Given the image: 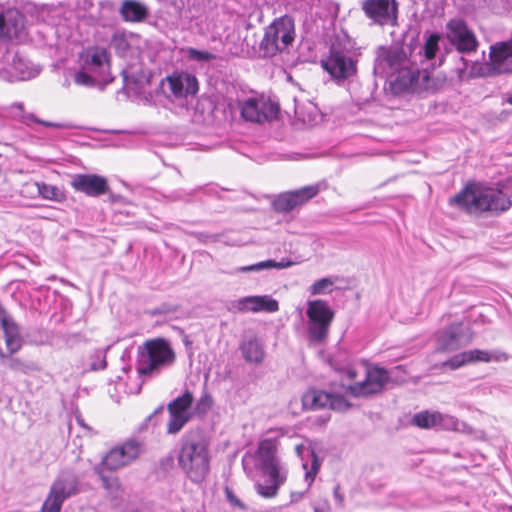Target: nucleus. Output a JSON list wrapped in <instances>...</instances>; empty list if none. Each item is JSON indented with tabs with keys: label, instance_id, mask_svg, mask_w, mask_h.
I'll use <instances>...</instances> for the list:
<instances>
[{
	"label": "nucleus",
	"instance_id": "1",
	"mask_svg": "<svg viewBox=\"0 0 512 512\" xmlns=\"http://www.w3.org/2000/svg\"><path fill=\"white\" fill-rule=\"evenodd\" d=\"M279 442L274 438H266L258 443L253 452H246L242 458L245 473L253 477L259 472L262 480L256 482L255 490L266 499L275 498L280 488L287 482L289 468L278 455Z\"/></svg>",
	"mask_w": 512,
	"mask_h": 512
},
{
	"label": "nucleus",
	"instance_id": "2",
	"mask_svg": "<svg viewBox=\"0 0 512 512\" xmlns=\"http://www.w3.org/2000/svg\"><path fill=\"white\" fill-rule=\"evenodd\" d=\"M511 198L512 177L500 183L498 187L479 183L468 184L450 199V204L470 214H498L511 207Z\"/></svg>",
	"mask_w": 512,
	"mask_h": 512
},
{
	"label": "nucleus",
	"instance_id": "3",
	"mask_svg": "<svg viewBox=\"0 0 512 512\" xmlns=\"http://www.w3.org/2000/svg\"><path fill=\"white\" fill-rule=\"evenodd\" d=\"M346 380L343 383L345 391L354 397H367L381 392L388 383L389 372L378 366H366L357 363L347 364L337 368Z\"/></svg>",
	"mask_w": 512,
	"mask_h": 512
},
{
	"label": "nucleus",
	"instance_id": "4",
	"mask_svg": "<svg viewBox=\"0 0 512 512\" xmlns=\"http://www.w3.org/2000/svg\"><path fill=\"white\" fill-rule=\"evenodd\" d=\"M375 73L391 78L401 88H408L419 78V66L415 60L407 56L403 49H378L374 66Z\"/></svg>",
	"mask_w": 512,
	"mask_h": 512
},
{
	"label": "nucleus",
	"instance_id": "5",
	"mask_svg": "<svg viewBox=\"0 0 512 512\" xmlns=\"http://www.w3.org/2000/svg\"><path fill=\"white\" fill-rule=\"evenodd\" d=\"M178 465L194 483H201L209 473L210 453L207 441L199 433L185 434L180 443Z\"/></svg>",
	"mask_w": 512,
	"mask_h": 512
},
{
	"label": "nucleus",
	"instance_id": "6",
	"mask_svg": "<svg viewBox=\"0 0 512 512\" xmlns=\"http://www.w3.org/2000/svg\"><path fill=\"white\" fill-rule=\"evenodd\" d=\"M175 360V351L168 340L149 339L138 347L137 372L143 376H157L171 367Z\"/></svg>",
	"mask_w": 512,
	"mask_h": 512
},
{
	"label": "nucleus",
	"instance_id": "7",
	"mask_svg": "<svg viewBox=\"0 0 512 512\" xmlns=\"http://www.w3.org/2000/svg\"><path fill=\"white\" fill-rule=\"evenodd\" d=\"M40 68L22 56L17 49L6 42L0 43V79L5 81H24L34 78Z\"/></svg>",
	"mask_w": 512,
	"mask_h": 512
},
{
	"label": "nucleus",
	"instance_id": "8",
	"mask_svg": "<svg viewBox=\"0 0 512 512\" xmlns=\"http://www.w3.org/2000/svg\"><path fill=\"white\" fill-rule=\"evenodd\" d=\"M80 491L81 482L77 472L71 468L62 469L52 482L40 512H60L63 503Z\"/></svg>",
	"mask_w": 512,
	"mask_h": 512
},
{
	"label": "nucleus",
	"instance_id": "9",
	"mask_svg": "<svg viewBox=\"0 0 512 512\" xmlns=\"http://www.w3.org/2000/svg\"><path fill=\"white\" fill-rule=\"evenodd\" d=\"M294 20L285 15L276 18L266 27L260 48L265 56H274L286 50L295 40Z\"/></svg>",
	"mask_w": 512,
	"mask_h": 512
},
{
	"label": "nucleus",
	"instance_id": "10",
	"mask_svg": "<svg viewBox=\"0 0 512 512\" xmlns=\"http://www.w3.org/2000/svg\"><path fill=\"white\" fill-rule=\"evenodd\" d=\"M307 334L315 343L324 342L330 331L335 312L329 303L323 299L306 302Z\"/></svg>",
	"mask_w": 512,
	"mask_h": 512
},
{
	"label": "nucleus",
	"instance_id": "11",
	"mask_svg": "<svg viewBox=\"0 0 512 512\" xmlns=\"http://www.w3.org/2000/svg\"><path fill=\"white\" fill-rule=\"evenodd\" d=\"M473 338L470 329L462 323H452L435 334L436 351L453 352L468 345Z\"/></svg>",
	"mask_w": 512,
	"mask_h": 512
},
{
	"label": "nucleus",
	"instance_id": "12",
	"mask_svg": "<svg viewBox=\"0 0 512 512\" xmlns=\"http://www.w3.org/2000/svg\"><path fill=\"white\" fill-rule=\"evenodd\" d=\"M244 120L263 123L277 117L279 107L264 96H252L239 103Z\"/></svg>",
	"mask_w": 512,
	"mask_h": 512
},
{
	"label": "nucleus",
	"instance_id": "13",
	"mask_svg": "<svg viewBox=\"0 0 512 512\" xmlns=\"http://www.w3.org/2000/svg\"><path fill=\"white\" fill-rule=\"evenodd\" d=\"M322 67L336 80H345L355 75L357 67L348 52L331 47L329 55L322 60Z\"/></svg>",
	"mask_w": 512,
	"mask_h": 512
},
{
	"label": "nucleus",
	"instance_id": "14",
	"mask_svg": "<svg viewBox=\"0 0 512 512\" xmlns=\"http://www.w3.org/2000/svg\"><path fill=\"white\" fill-rule=\"evenodd\" d=\"M142 449L141 444L135 440H129L123 445L111 449L102 459L99 466L107 470H118L138 458Z\"/></svg>",
	"mask_w": 512,
	"mask_h": 512
},
{
	"label": "nucleus",
	"instance_id": "15",
	"mask_svg": "<svg viewBox=\"0 0 512 512\" xmlns=\"http://www.w3.org/2000/svg\"><path fill=\"white\" fill-rule=\"evenodd\" d=\"M304 408L310 410L330 408L335 411H346L350 404L343 395L323 390H310L302 397Z\"/></svg>",
	"mask_w": 512,
	"mask_h": 512
},
{
	"label": "nucleus",
	"instance_id": "16",
	"mask_svg": "<svg viewBox=\"0 0 512 512\" xmlns=\"http://www.w3.org/2000/svg\"><path fill=\"white\" fill-rule=\"evenodd\" d=\"M447 38L461 53H470L477 49L475 34L462 19H451L447 23Z\"/></svg>",
	"mask_w": 512,
	"mask_h": 512
},
{
	"label": "nucleus",
	"instance_id": "17",
	"mask_svg": "<svg viewBox=\"0 0 512 512\" xmlns=\"http://www.w3.org/2000/svg\"><path fill=\"white\" fill-rule=\"evenodd\" d=\"M319 191L320 185L314 184L302 187L300 189L281 193L273 201V207L278 212H290L302 206L310 199L314 198L319 193Z\"/></svg>",
	"mask_w": 512,
	"mask_h": 512
},
{
	"label": "nucleus",
	"instance_id": "18",
	"mask_svg": "<svg viewBox=\"0 0 512 512\" xmlns=\"http://www.w3.org/2000/svg\"><path fill=\"white\" fill-rule=\"evenodd\" d=\"M294 452L302 462V468L305 470L304 480L310 488L320 470L321 460L307 440L298 439L294 443Z\"/></svg>",
	"mask_w": 512,
	"mask_h": 512
},
{
	"label": "nucleus",
	"instance_id": "19",
	"mask_svg": "<svg viewBox=\"0 0 512 512\" xmlns=\"http://www.w3.org/2000/svg\"><path fill=\"white\" fill-rule=\"evenodd\" d=\"M26 37L24 15L17 9L0 13V39L23 40Z\"/></svg>",
	"mask_w": 512,
	"mask_h": 512
},
{
	"label": "nucleus",
	"instance_id": "20",
	"mask_svg": "<svg viewBox=\"0 0 512 512\" xmlns=\"http://www.w3.org/2000/svg\"><path fill=\"white\" fill-rule=\"evenodd\" d=\"M362 9L367 17L380 25L394 23L397 18L395 0H365Z\"/></svg>",
	"mask_w": 512,
	"mask_h": 512
},
{
	"label": "nucleus",
	"instance_id": "21",
	"mask_svg": "<svg viewBox=\"0 0 512 512\" xmlns=\"http://www.w3.org/2000/svg\"><path fill=\"white\" fill-rule=\"evenodd\" d=\"M70 184L75 191L91 197L103 195L109 190L107 179L97 174H76Z\"/></svg>",
	"mask_w": 512,
	"mask_h": 512
},
{
	"label": "nucleus",
	"instance_id": "22",
	"mask_svg": "<svg viewBox=\"0 0 512 512\" xmlns=\"http://www.w3.org/2000/svg\"><path fill=\"white\" fill-rule=\"evenodd\" d=\"M83 69L90 70L105 80V74L109 69V55L105 48L90 47L80 57Z\"/></svg>",
	"mask_w": 512,
	"mask_h": 512
},
{
	"label": "nucleus",
	"instance_id": "23",
	"mask_svg": "<svg viewBox=\"0 0 512 512\" xmlns=\"http://www.w3.org/2000/svg\"><path fill=\"white\" fill-rule=\"evenodd\" d=\"M170 94L176 99L186 98L198 92L197 78L185 72L174 73L166 78Z\"/></svg>",
	"mask_w": 512,
	"mask_h": 512
},
{
	"label": "nucleus",
	"instance_id": "24",
	"mask_svg": "<svg viewBox=\"0 0 512 512\" xmlns=\"http://www.w3.org/2000/svg\"><path fill=\"white\" fill-rule=\"evenodd\" d=\"M235 308L240 312H269L279 310L277 300L269 295L246 296L236 301Z\"/></svg>",
	"mask_w": 512,
	"mask_h": 512
},
{
	"label": "nucleus",
	"instance_id": "25",
	"mask_svg": "<svg viewBox=\"0 0 512 512\" xmlns=\"http://www.w3.org/2000/svg\"><path fill=\"white\" fill-rule=\"evenodd\" d=\"M0 329L2 330L3 337L7 350L12 354L17 352L22 345L21 336L17 324L13 321L6 310L0 306Z\"/></svg>",
	"mask_w": 512,
	"mask_h": 512
},
{
	"label": "nucleus",
	"instance_id": "26",
	"mask_svg": "<svg viewBox=\"0 0 512 512\" xmlns=\"http://www.w3.org/2000/svg\"><path fill=\"white\" fill-rule=\"evenodd\" d=\"M120 13L127 22H140L147 17L148 9L139 1L125 0L121 5Z\"/></svg>",
	"mask_w": 512,
	"mask_h": 512
},
{
	"label": "nucleus",
	"instance_id": "27",
	"mask_svg": "<svg viewBox=\"0 0 512 512\" xmlns=\"http://www.w3.org/2000/svg\"><path fill=\"white\" fill-rule=\"evenodd\" d=\"M240 350L244 359L250 363H261L265 356L262 343L255 337L243 340Z\"/></svg>",
	"mask_w": 512,
	"mask_h": 512
},
{
	"label": "nucleus",
	"instance_id": "28",
	"mask_svg": "<svg viewBox=\"0 0 512 512\" xmlns=\"http://www.w3.org/2000/svg\"><path fill=\"white\" fill-rule=\"evenodd\" d=\"M294 265V262L288 259H282L281 261H275L272 259L261 261L248 266H241L237 268V272H259L265 269H285Z\"/></svg>",
	"mask_w": 512,
	"mask_h": 512
},
{
	"label": "nucleus",
	"instance_id": "29",
	"mask_svg": "<svg viewBox=\"0 0 512 512\" xmlns=\"http://www.w3.org/2000/svg\"><path fill=\"white\" fill-rule=\"evenodd\" d=\"M193 402V396L186 391L183 395L177 397L168 405L169 414L191 417L190 407Z\"/></svg>",
	"mask_w": 512,
	"mask_h": 512
},
{
	"label": "nucleus",
	"instance_id": "30",
	"mask_svg": "<svg viewBox=\"0 0 512 512\" xmlns=\"http://www.w3.org/2000/svg\"><path fill=\"white\" fill-rule=\"evenodd\" d=\"M29 187L38 189L37 195L46 200L61 202L65 198L63 191L55 185L38 182L31 183Z\"/></svg>",
	"mask_w": 512,
	"mask_h": 512
},
{
	"label": "nucleus",
	"instance_id": "31",
	"mask_svg": "<svg viewBox=\"0 0 512 512\" xmlns=\"http://www.w3.org/2000/svg\"><path fill=\"white\" fill-rule=\"evenodd\" d=\"M439 418V412L436 411H423L414 415L412 422L420 428L437 429V421Z\"/></svg>",
	"mask_w": 512,
	"mask_h": 512
},
{
	"label": "nucleus",
	"instance_id": "32",
	"mask_svg": "<svg viewBox=\"0 0 512 512\" xmlns=\"http://www.w3.org/2000/svg\"><path fill=\"white\" fill-rule=\"evenodd\" d=\"M337 280V277H324L316 280L308 289L310 295H325L329 294L333 291L334 284Z\"/></svg>",
	"mask_w": 512,
	"mask_h": 512
},
{
	"label": "nucleus",
	"instance_id": "33",
	"mask_svg": "<svg viewBox=\"0 0 512 512\" xmlns=\"http://www.w3.org/2000/svg\"><path fill=\"white\" fill-rule=\"evenodd\" d=\"M101 78L90 70L83 69L81 65V69L74 73V82L79 86L84 87H93L95 86Z\"/></svg>",
	"mask_w": 512,
	"mask_h": 512
},
{
	"label": "nucleus",
	"instance_id": "34",
	"mask_svg": "<svg viewBox=\"0 0 512 512\" xmlns=\"http://www.w3.org/2000/svg\"><path fill=\"white\" fill-rule=\"evenodd\" d=\"M464 426V423L459 421L454 416L439 413L437 429L461 431L464 428Z\"/></svg>",
	"mask_w": 512,
	"mask_h": 512
},
{
	"label": "nucleus",
	"instance_id": "35",
	"mask_svg": "<svg viewBox=\"0 0 512 512\" xmlns=\"http://www.w3.org/2000/svg\"><path fill=\"white\" fill-rule=\"evenodd\" d=\"M95 472L99 475L103 487L110 493H117L120 490V483L117 477L107 476L101 466L95 467Z\"/></svg>",
	"mask_w": 512,
	"mask_h": 512
},
{
	"label": "nucleus",
	"instance_id": "36",
	"mask_svg": "<svg viewBox=\"0 0 512 512\" xmlns=\"http://www.w3.org/2000/svg\"><path fill=\"white\" fill-rule=\"evenodd\" d=\"M440 36L438 34H431L425 41L423 46L424 58L426 60H432L435 58L436 52L438 51V43Z\"/></svg>",
	"mask_w": 512,
	"mask_h": 512
},
{
	"label": "nucleus",
	"instance_id": "37",
	"mask_svg": "<svg viewBox=\"0 0 512 512\" xmlns=\"http://www.w3.org/2000/svg\"><path fill=\"white\" fill-rule=\"evenodd\" d=\"M189 417L170 414L169 421L167 424V431L170 434L178 433L183 426L189 421Z\"/></svg>",
	"mask_w": 512,
	"mask_h": 512
},
{
	"label": "nucleus",
	"instance_id": "38",
	"mask_svg": "<svg viewBox=\"0 0 512 512\" xmlns=\"http://www.w3.org/2000/svg\"><path fill=\"white\" fill-rule=\"evenodd\" d=\"M90 369L93 371L103 370L106 368V355L105 351L97 350L90 356Z\"/></svg>",
	"mask_w": 512,
	"mask_h": 512
},
{
	"label": "nucleus",
	"instance_id": "39",
	"mask_svg": "<svg viewBox=\"0 0 512 512\" xmlns=\"http://www.w3.org/2000/svg\"><path fill=\"white\" fill-rule=\"evenodd\" d=\"M186 53H187V57L190 60L198 61V62H208L215 58V56L212 53H210L208 51H204V50H197L195 48H188L186 50Z\"/></svg>",
	"mask_w": 512,
	"mask_h": 512
},
{
	"label": "nucleus",
	"instance_id": "40",
	"mask_svg": "<svg viewBox=\"0 0 512 512\" xmlns=\"http://www.w3.org/2000/svg\"><path fill=\"white\" fill-rule=\"evenodd\" d=\"M467 363L474 361L490 362L492 355L485 350H470L465 352Z\"/></svg>",
	"mask_w": 512,
	"mask_h": 512
},
{
	"label": "nucleus",
	"instance_id": "41",
	"mask_svg": "<svg viewBox=\"0 0 512 512\" xmlns=\"http://www.w3.org/2000/svg\"><path fill=\"white\" fill-rule=\"evenodd\" d=\"M467 363L465 352L455 355L449 360L442 363V367H449L451 370H455Z\"/></svg>",
	"mask_w": 512,
	"mask_h": 512
},
{
	"label": "nucleus",
	"instance_id": "42",
	"mask_svg": "<svg viewBox=\"0 0 512 512\" xmlns=\"http://www.w3.org/2000/svg\"><path fill=\"white\" fill-rule=\"evenodd\" d=\"M226 499L230 503L231 506L239 508V509H245V505L242 503V501L234 494L231 488L225 487L224 489Z\"/></svg>",
	"mask_w": 512,
	"mask_h": 512
},
{
	"label": "nucleus",
	"instance_id": "43",
	"mask_svg": "<svg viewBox=\"0 0 512 512\" xmlns=\"http://www.w3.org/2000/svg\"><path fill=\"white\" fill-rule=\"evenodd\" d=\"M6 365L15 371H20L26 373L29 369V366L23 363L21 360L17 358H10Z\"/></svg>",
	"mask_w": 512,
	"mask_h": 512
},
{
	"label": "nucleus",
	"instance_id": "44",
	"mask_svg": "<svg viewBox=\"0 0 512 512\" xmlns=\"http://www.w3.org/2000/svg\"><path fill=\"white\" fill-rule=\"evenodd\" d=\"M333 497L336 503V506L339 508H344L345 505V495L341 489V486L337 484L333 489Z\"/></svg>",
	"mask_w": 512,
	"mask_h": 512
},
{
	"label": "nucleus",
	"instance_id": "45",
	"mask_svg": "<svg viewBox=\"0 0 512 512\" xmlns=\"http://www.w3.org/2000/svg\"><path fill=\"white\" fill-rule=\"evenodd\" d=\"M26 118L34 121L35 123L42 124V125H44L46 127H53V128H59V129H61V128H69L70 127L69 125L63 124V123H55V122L43 121V120H40V119L36 118L34 115H29Z\"/></svg>",
	"mask_w": 512,
	"mask_h": 512
},
{
	"label": "nucleus",
	"instance_id": "46",
	"mask_svg": "<svg viewBox=\"0 0 512 512\" xmlns=\"http://www.w3.org/2000/svg\"><path fill=\"white\" fill-rule=\"evenodd\" d=\"M31 183H38L37 181H29V182H26L23 186H22V190H21V193L24 195V196H28V197H35V196H38V189H34V188H31L29 187V185Z\"/></svg>",
	"mask_w": 512,
	"mask_h": 512
},
{
	"label": "nucleus",
	"instance_id": "47",
	"mask_svg": "<svg viewBox=\"0 0 512 512\" xmlns=\"http://www.w3.org/2000/svg\"><path fill=\"white\" fill-rule=\"evenodd\" d=\"M304 494H305V492H291V494H290L291 502L295 503V502L300 501L303 498Z\"/></svg>",
	"mask_w": 512,
	"mask_h": 512
},
{
	"label": "nucleus",
	"instance_id": "48",
	"mask_svg": "<svg viewBox=\"0 0 512 512\" xmlns=\"http://www.w3.org/2000/svg\"><path fill=\"white\" fill-rule=\"evenodd\" d=\"M314 512H330V509L328 506L326 507H315Z\"/></svg>",
	"mask_w": 512,
	"mask_h": 512
},
{
	"label": "nucleus",
	"instance_id": "49",
	"mask_svg": "<svg viewBox=\"0 0 512 512\" xmlns=\"http://www.w3.org/2000/svg\"><path fill=\"white\" fill-rule=\"evenodd\" d=\"M13 108L21 111L23 106H22V104H15V105H13Z\"/></svg>",
	"mask_w": 512,
	"mask_h": 512
},
{
	"label": "nucleus",
	"instance_id": "50",
	"mask_svg": "<svg viewBox=\"0 0 512 512\" xmlns=\"http://www.w3.org/2000/svg\"><path fill=\"white\" fill-rule=\"evenodd\" d=\"M505 102H507L508 104L512 105V96L507 97Z\"/></svg>",
	"mask_w": 512,
	"mask_h": 512
},
{
	"label": "nucleus",
	"instance_id": "51",
	"mask_svg": "<svg viewBox=\"0 0 512 512\" xmlns=\"http://www.w3.org/2000/svg\"><path fill=\"white\" fill-rule=\"evenodd\" d=\"M510 510L512 511V506L510 507Z\"/></svg>",
	"mask_w": 512,
	"mask_h": 512
}]
</instances>
